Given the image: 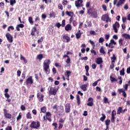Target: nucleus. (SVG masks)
I'll use <instances>...</instances> for the list:
<instances>
[{
    "instance_id": "f257e3e1",
    "label": "nucleus",
    "mask_w": 130,
    "mask_h": 130,
    "mask_svg": "<svg viewBox=\"0 0 130 130\" xmlns=\"http://www.w3.org/2000/svg\"><path fill=\"white\" fill-rule=\"evenodd\" d=\"M49 64H50V60L46 59L43 63V70L45 72L46 75H49L50 69H49Z\"/></svg>"
},
{
    "instance_id": "f03ea898",
    "label": "nucleus",
    "mask_w": 130,
    "mask_h": 130,
    "mask_svg": "<svg viewBox=\"0 0 130 130\" xmlns=\"http://www.w3.org/2000/svg\"><path fill=\"white\" fill-rule=\"evenodd\" d=\"M30 126L31 128H36L37 129L39 127H40V122L39 121H32Z\"/></svg>"
},
{
    "instance_id": "7ed1b4c3",
    "label": "nucleus",
    "mask_w": 130,
    "mask_h": 130,
    "mask_svg": "<svg viewBox=\"0 0 130 130\" xmlns=\"http://www.w3.org/2000/svg\"><path fill=\"white\" fill-rule=\"evenodd\" d=\"M101 19L102 21H104V22H106V23H108V22H111V19H110L108 14H105L103 15Z\"/></svg>"
},
{
    "instance_id": "20e7f679",
    "label": "nucleus",
    "mask_w": 130,
    "mask_h": 130,
    "mask_svg": "<svg viewBox=\"0 0 130 130\" xmlns=\"http://www.w3.org/2000/svg\"><path fill=\"white\" fill-rule=\"evenodd\" d=\"M58 91V88H53L52 87H50L49 94L51 95H56V92Z\"/></svg>"
},
{
    "instance_id": "39448f33",
    "label": "nucleus",
    "mask_w": 130,
    "mask_h": 130,
    "mask_svg": "<svg viewBox=\"0 0 130 130\" xmlns=\"http://www.w3.org/2000/svg\"><path fill=\"white\" fill-rule=\"evenodd\" d=\"M113 30L115 33H117V28H119V23L118 22H116L115 24L113 25Z\"/></svg>"
},
{
    "instance_id": "423d86ee",
    "label": "nucleus",
    "mask_w": 130,
    "mask_h": 130,
    "mask_svg": "<svg viewBox=\"0 0 130 130\" xmlns=\"http://www.w3.org/2000/svg\"><path fill=\"white\" fill-rule=\"evenodd\" d=\"M82 3H83L82 0H77L75 2V4L77 8H80L82 7Z\"/></svg>"
},
{
    "instance_id": "0eeeda50",
    "label": "nucleus",
    "mask_w": 130,
    "mask_h": 130,
    "mask_svg": "<svg viewBox=\"0 0 130 130\" xmlns=\"http://www.w3.org/2000/svg\"><path fill=\"white\" fill-rule=\"evenodd\" d=\"M6 38L8 40L9 42L12 43L13 42V36L10 34V33H7L6 35Z\"/></svg>"
},
{
    "instance_id": "6e6552de",
    "label": "nucleus",
    "mask_w": 130,
    "mask_h": 130,
    "mask_svg": "<svg viewBox=\"0 0 130 130\" xmlns=\"http://www.w3.org/2000/svg\"><path fill=\"white\" fill-rule=\"evenodd\" d=\"M71 112V105L70 104H67L65 105V112L66 113H70Z\"/></svg>"
},
{
    "instance_id": "1a4fd4ad",
    "label": "nucleus",
    "mask_w": 130,
    "mask_h": 130,
    "mask_svg": "<svg viewBox=\"0 0 130 130\" xmlns=\"http://www.w3.org/2000/svg\"><path fill=\"white\" fill-rule=\"evenodd\" d=\"M26 83L27 84V85H29V84L30 85L33 84V79H32V76H29L26 81Z\"/></svg>"
},
{
    "instance_id": "9d476101",
    "label": "nucleus",
    "mask_w": 130,
    "mask_h": 130,
    "mask_svg": "<svg viewBox=\"0 0 130 130\" xmlns=\"http://www.w3.org/2000/svg\"><path fill=\"white\" fill-rule=\"evenodd\" d=\"M37 97L38 98H39L40 102H43V97H44V95L43 94H41V93L40 92H39L37 94Z\"/></svg>"
},
{
    "instance_id": "9b49d317",
    "label": "nucleus",
    "mask_w": 130,
    "mask_h": 130,
    "mask_svg": "<svg viewBox=\"0 0 130 130\" xmlns=\"http://www.w3.org/2000/svg\"><path fill=\"white\" fill-rule=\"evenodd\" d=\"M95 62L96 63H97V64H102V63H103V61L102 60V58L101 57L97 58L96 59Z\"/></svg>"
},
{
    "instance_id": "f8f14e48",
    "label": "nucleus",
    "mask_w": 130,
    "mask_h": 130,
    "mask_svg": "<svg viewBox=\"0 0 130 130\" xmlns=\"http://www.w3.org/2000/svg\"><path fill=\"white\" fill-rule=\"evenodd\" d=\"M71 74H72V72L68 70L65 73V76L67 78L66 79L67 80H68V81L70 80L69 78H70V76H71Z\"/></svg>"
},
{
    "instance_id": "ddd939ff",
    "label": "nucleus",
    "mask_w": 130,
    "mask_h": 130,
    "mask_svg": "<svg viewBox=\"0 0 130 130\" xmlns=\"http://www.w3.org/2000/svg\"><path fill=\"white\" fill-rule=\"evenodd\" d=\"M124 2H125V0H119L117 2L116 6L119 7V6H121V5H123V4H124Z\"/></svg>"
},
{
    "instance_id": "4468645a",
    "label": "nucleus",
    "mask_w": 130,
    "mask_h": 130,
    "mask_svg": "<svg viewBox=\"0 0 130 130\" xmlns=\"http://www.w3.org/2000/svg\"><path fill=\"white\" fill-rule=\"evenodd\" d=\"M122 37H123L124 38H125V39H126L127 40L130 39V35L127 34H123L122 35Z\"/></svg>"
},
{
    "instance_id": "2eb2a0df",
    "label": "nucleus",
    "mask_w": 130,
    "mask_h": 130,
    "mask_svg": "<svg viewBox=\"0 0 130 130\" xmlns=\"http://www.w3.org/2000/svg\"><path fill=\"white\" fill-rule=\"evenodd\" d=\"M63 41H66V42H70V37L67 35H64L62 37Z\"/></svg>"
},
{
    "instance_id": "dca6fc26",
    "label": "nucleus",
    "mask_w": 130,
    "mask_h": 130,
    "mask_svg": "<svg viewBox=\"0 0 130 130\" xmlns=\"http://www.w3.org/2000/svg\"><path fill=\"white\" fill-rule=\"evenodd\" d=\"M87 87H88V85L84 84L80 86V88L83 91H87Z\"/></svg>"
},
{
    "instance_id": "f3484780",
    "label": "nucleus",
    "mask_w": 130,
    "mask_h": 130,
    "mask_svg": "<svg viewBox=\"0 0 130 130\" xmlns=\"http://www.w3.org/2000/svg\"><path fill=\"white\" fill-rule=\"evenodd\" d=\"M66 14L67 16H69V17H73L74 16V12H73L66 11Z\"/></svg>"
},
{
    "instance_id": "a211bd4d",
    "label": "nucleus",
    "mask_w": 130,
    "mask_h": 130,
    "mask_svg": "<svg viewBox=\"0 0 130 130\" xmlns=\"http://www.w3.org/2000/svg\"><path fill=\"white\" fill-rule=\"evenodd\" d=\"M65 30H66V31H70V30H72V26H71V24H67L65 26Z\"/></svg>"
},
{
    "instance_id": "6ab92c4d",
    "label": "nucleus",
    "mask_w": 130,
    "mask_h": 130,
    "mask_svg": "<svg viewBox=\"0 0 130 130\" xmlns=\"http://www.w3.org/2000/svg\"><path fill=\"white\" fill-rule=\"evenodd\" d=\"M43 58V54H40L37 55V59H39V60H42Z\"/></svg>"
},
{
    "instance_id": "aec40b11",
    "label": "nucleus",
    "mask_w": 130,
    "mask_h": 130,
    "mask_svg": "<svg viewBox=\"0 0 130 130\" xmlns=\"http://www.w3.org/2000/svg\"><path fill=\"white\" fill-rule=\"evenodd\" d=\"M120 113H124V112H122V108L119 107L117 109V114H120Z\"/></svg>"
},
{
    "instance_id": "412c9836",
    "label": "nucleus",
    "mask_w": 130,
    "mask_h": 130,
    "mask_svg": "<svg viewBox=\"0 0 130 130\" xmlns=\"http://www.w3.org/2000/svg\"><path fill=\"white\" fill-rule=\"evenodd\" d=\"M81 30H78V32L76 34V37L77 39H79L81 37Z\"/></svg>"
},
{
    "instance_id": "4be33fe9",
    "label": "nucleus",
    "mask_w": 130,
    "mask_h": 130,
    "mask_svg": "<svg viewBox=\"0 0 130 130\" xmlns=\"http://www.w3.org/2000/svg\"><path fill=\"white\" fill-rule=\"evenodd\" d=\"M26 117L27 119H32V115L31 113L28 112L26 115Z\"/></svg>"
},
{
    "instance_id": "5701e85b",
    "label": "nucleus",
    "mask_w": 130,
    "mask_h": 130,
    "mask_svg": "<svg viewBox=\"0 0 130 130\" xmlns=\"http://www.w3.org/2000/svg\"><path fill=\"white\" fill-rule=\"evenodd\" d=\"M45 112H46V107H42L41 108L40 113H45Z\"/></svg>"
},
{
    "instance_id": "b1692460",
    "label": "nucleus",
    "mask_w": 130,
    "mask_h": 130,
    "mask_svg": "<svg viewBox=\"0 0 130 130\" xmlns=\"http://www.w3.org/2000/svg\"><path fill=\"white\" fill-rule=\"evenodd\" d=\"M85 69L86 70V75L89 76V66H85Z\"/></svg>"
},
{
    "instance_id": "393cba45",
    "label": "nucleus",
    "mask_w": 130,
    "mask_h": 130,
    "mask_svg": "<svg viewBox=\"0 0 130 130\" xmlns=\"http://www.w3.org/2000/svg\"><path fill=\"white\" fill-rule=\"evenodd\" d=\"M58 106L55 105L53 107V109L55 110V112H57L58 111Z\"/></svg>"
},
{
    "instance_id": "a878e982",
    "label": "nucleus",
    "mask_w": 130,
    "mask_h": 130,
    "mask_svg": "<svg viewBox=\"0 0 130 130\" xmlns=\"http://www.w3.org/2000/svg\"><path fill=\"white\" fill-rule=\"evenodd\" d=\"M6 118H8L9 119H11V118H12V115L7 113V114H5V115H4Z\"/></svg>"
},
{
    "instance_id": "bb28decb",
    "label": "nucleus",
    "mask_w": 130,
    "mask_h": 130,
    "mask_svg": "<svg viewBox=\"0 0 130 130\" xmlns=\"http://www.w3.org/2000/svg\"><path fill=\"white\" fill-rule=\"evenodd\" d=\"M102 117L100 118V120L103 122L105 120V118H106V116L104 114H102Z\"/></svg>"
},
{
    "instance_id": "cd10ccee",
    "label": "nucleus",
    "mask_w": 130,
    "mask_h": 130,
    "mask_svg": "<svg viewBox=\"0 0 130 130\" xmlns=\"http://www.w3.org/2000/svg\"><path fill=\"white\" fill-rule=\"evenodd\" d=\"M28 21H29V23H30V24H31V25H33L34 22H33V19L32 18V17H29L28 18Z\"/></svg>"
},
{
    "instance_id": "c85d7f7f",
    "label": "nucleus",
    "mask_w": 130,
    "mask_h": 130,
    "mask_svg": "<svg viewBox=\"0 0 130 130\" xmlns=\"http://www.w3.org/2000/svg\"><path fill=\"white\" fill-rule=\"evenodd\" d=\"M118 42H119V44L120 46H122L123 42V39H119V41H118Z\"/></svg>"
},
{
    "instance_id": "c756f323",
    "label": "nucleus",
    "mask_w": 130,
    "mask_h": 130,
    "mask_svg": "<svg viewBox=\"0 0 130 130\" xmlns=\"http://www.w3.org/2000/svg\"><path fill=\"white\" fill-rule=\"evenodd\" d=\"M36 30H37L36 27H34L31 32V35H32V36H34V35H35V32H36Z\"/></svg>"
},
{
    "instance_id": "7c9ffc66",
    "label": "nucleus",
    "mask_w": 130,
    "mask_h": 130,
    "mask_svg": "<svg viewBox=\"0 0 130 130\" xmlns=\"http://www.w3.org/2000/svg\"><path fill=\"white\" fill-rule=\"evenodd\" d=\"M118 92L119 93V94H121V93H123V92H125V90L124 89L121 88L118 89Z\"/></svg>"
},
{
    "instance_id": "2f4dec72",
    "label": "nucleus",
    "mask_w": 130,
    "mask_h": 130,
    "mask_svg": "<svg viewBox=\"0 0 130 130\" xmlns=\"http://www.w3.org/2000/svg\"><path fill=\"white\" fill-rule=\"evenodd\" d=\"M105 122H106V125L107 126V128H108V126L109 125V124H110V120L108 119L106 120Z\"/></svg>"
},
{
    "instance_id": "473e14b6",
    "label": "nucleus",
    "mask_w": 130,
    "mask_h": 130,
    "mask_svg": "<svg viewBox=\"0 0 130 130\" xmlns=\"http://www.w3.org/2000/svg\"><path fill=\"white\" fill-rule=\"evenodd\" d=\"M76 99L77 101V104L78 105H80V96L78 94L76 95Z\"/></svg>"
},
{
    "instance_id": "72a5a7b5",
    "label": "nucleus",
    "mask_w": 130,
    "mask_h": 130,
    "mask_svg": "<svg viewBox=\"0 0 130 130\" xmlns=\"http://www.w3.org/2000/svg\"><path fill=\"white\" fill-rule=\"evenodd\" d=\"M120 75L121 76H124V68H122L120 72Z\"/></svg>"
},
{
    "instance_id": "f704fd0d",
    "label": "nucleus",
    "mask_w": 130,
    "mask_h": 130,
    "mask_svg": "<svg viewBox=\"0 0 130 130\" xmlns=\"http://www.w3.org/2000/svg\"><path fill=\"white\" fill-rule=\"evenodd\" d=\"M20 59L21 60H23L24 62H27V60H26L25 57H24L22 55H20Z\"/></svg>"
},
{
    "instance_id": "c9c22d12",
    "label": "nucleus",
    "mask_w": 130,
    "mask_h": 130,
    "mask_svg": "<svg viewBox=\"0 0 130 130\" xmlns=\"http://www.w3.org/2000/svg\"><path fill=\"white\" fill-rule=\"evenodd\" d=\"M110 80L111 82H117V80L115 78L112 77V76H110Z\"/></svg>"
},
{
    "instance_id": "e433bc0d",
    "label": "nucleus",
    "mask_w": 130,
    "mask_h": 130,
    "mask_svg": "<svg viewBox=\"0 0 130 130\" xmlns=\"http://www.w3.org/2000/svg\"><path fill=\"white\" fill-rule=\"evenodd\" d=\"M74 20V16L71 17L70 19H69V23L70 24H72Z\"/></svg>"
},
{
    "instance_id": "4c0bfd02",
    "label": "nucleus",
    "mask_w": 130,
    "mask_h": 130,
    "mask_svg": "<svg viewBox=\"0 0 130 130\" xmlns=\"http://www.w3.org/2000/svg\"><path fill=\"white\" fill-rule=\"evenodd\" d=\"M100 52L103 53V54H105V51H104V49L103 47L101 48Z\"/></svg>"
},
{
    "instance_id": "58836bf2",
    "label": "nucleus",
    "mask_w": 130,
    "mask_h": 130,
    "mask_svg": "<svg viewBox=\"0 0 130 130\" xmlns=\"http://www.w3.org/2000/svg\"><path fill=\"white\" fill-rule=\"evenodd\" d=\"M16 4V0H10V5L13 6V5Z\"/></svg>"
},
{
    "instance_id": "ea45409f",
    "label": "nucleus",
    "mask_w": 130,
    "mask_h": 130,
    "mask_svg": "<svg viewBox=\"0 0 130 130\" xmlns=\"http://www.w3.org/2000/svg\"><path fill=\"white\" fill-rule=\"evenodd\" d=\"M128 87V84H126L123 86V88H124V90L125 91H127V88Z\"/></svg>"
},
{
    "instance_id": "a19ab883",
    "label": "nucleus",
    "mask_w": 130,
    "mask_h": 130,
    "mask_svg": "<svg viewBox=\"0 0 130 130\" xmlns=\"http://www.w3.org/2000/svg\"><path fill=\"white\" fill-rule=\"evenodd\" d=\"M104 103H108V99H107L106 97H105L104 98Z\"/></svg>"
},
{
    "instance_id": "79ce46f5",
    "label": "nucleus",
    "mask_w": 130,
    "mask_h": 130,
    "mask_svg": "<svg viewBox=\"0 0 130 130\" xmlns=\"http://www.w3.org/2000/svg\"><path fill=\"white\" fill-rule=\"evenodd\" d=\"M51 116V114H50L49 112H47L46 114V118H48L49 116Z\"/></svg>"
},
{
    "instance_id": "37998d69",
    "label": "nucleus",
    "mask_w": 130,
    "mask_h": 130,
    "mask_svg": "<svg viewBox=\"0 0 130 130\" xmlns=\"http://www.w3.org/2000/svg\"><path fill=\"white\" fill-rule=\"evenodd\" d=\"M110 43H111V44H114V45H116V42L114 41V40H111Z\"/></svg>"
},
{
    "instance_id": "c03bdc74",
    "label": "nucleus",
    "mask_w": 130,
    "mask_h": 130,
    "mask_svg": "<svg viewBox=\"0 0 130 130\" xmlns=\"http://www.w3.org/2000/svg\"><path fill=\"white\" fill-rule=\"evenodd\" d=\"M98 82H99V80H97L95 82H94V83H92V86L93 87H95V86H97V84H98Z\"/></svg>"
},
{
    "instance_id": "a18cd8bd",
    "label": "nucleus",
    "mask_w": 130,
    "mask_h": 130,
    "mask_svg": "<svg viewBox=\"0 0 130 130\" xmlns=\"http://www.w3.org/2000/svg\"><path fill=\"white\" fill-rule=\"evenodd\" d=\"M40 9L41 10H44V9H45V6H44V5H40Z\"/></svg>"
},
{
    "instance_id": "49530a36",
    "label": "nucleus",
    "mask_w": 130,
    "mask_h": 130,
    "mask_svg": "<svg viewBox=\"0 0 130 130\" xmlns=\"http://www.w3.org/2000/svg\"><path fill=\"white\" fill-rule=\"evenodd\" d=\"M116 115V112L115 111L113 110L112 112L111 116H115Z\"/></svg>"
},
{
    "instance_id": "de8ad7c7",
    "label": "nucleus",
    "mask_w": 130,
    "mask_h": 130,
    "mask_svg": "<svg viewBox=\"0 0 130 130\" xmlns=\"http://www.w3.org/2000/svg\"><path fill=\"white\" fill-rule=\"evenodd\" d=\"M102 8H103L104 11H105V12H106V11H107V9L106 6H105V5H103Z\"/></svg>"
},
{
    "instance_id": "09e8293b",
    "label": "nucleus",
    "mask_w": 130,
    "mask_h": 130,
    "mask_svg": "<svg viewBox=\"0 0 130 130\" xmlns=\"http://www.w3.org/2000/svg\"><path fill=\"white\" fill-rule=\"evenodd\" d=\"M66 25V20H63L62 21V24H61V25L62 26V27H64Z\"/></svg>"
},
{
    "instance_id": "8fccbe9b",
    "label": "nucleus",
    "mask_w": 130,
    "mask_h": 130,
    "mask_svg": "<svg viewBox=\"0 0 130 130\" xmlns=\"http://www.w3.org/2000/svg\"><path fill=\"white\" fill-rule=\"evenodd\" d=\"M43 41V37H41L39 40H38V43H41Z\"/></svg>"
},
{
    "instance_id": "3c124183",
    "label": "nucleus",
    "mask_w": 130,
    "mask_h": 130,
    "mask_svg": "<svg viewBox=\"0 0 130 130\" xmlns=\"http://www.w3.org/2000/svg\"><path fill=\"white\" fill-rule=\"evenodd\" d=\"M4 6H5V4H4V3L3 2L0 3V7L1 9H4Z\"/></svg>"
},
{
    "instance_id": "603ef678",
    "label": "nucleus",
    "mask_w": 130,
    "mask_h": 130,
    "mask_svg": "<svg viewBox=\"0 0 130 130\" xmlns=\"http://www.w3.org/2000/svg\"><path fill=\"white\" fill-rule=\"evenodd\" d=\"M99 43H102L103 42H104V39L103 38H101L100 39H99Z\"/></svg>"
},
{
    "instance_id": "864d4df0",
    "label": "nucleus",
    "mask_w": 130,
    "mask_h": 130,
    "mask_svg": "<svg viewBox=\"0 0 130 130\" xmlns=\"http://www.w3.org/2000/svg\"><path fill=\"white\" fill-rule=\"evenodd\" d=\"M93 102H89V103L87 104V105L88 106H93Z\"/></svg>"
},
{
    "instance_id": "5fc2aeb1",
    "label": "nucleus",
    "mask_w": 130,
    "mask_h": 130,
    "mask_svg": "<svg viewBox=\"0 0 130 130\" xmlns=\"http://www.w3.org/2000/svg\"><path fill=\"white\" fill-rule=\"evenodd\" d=\"M32 113H33L34 115H36V114H37V111H36V109H34L32 111Z\"/></svg>"
},
{
    "instance_id": "6e6d98bb",
    "label": "nucleus",
    "mask_w": 130,
    "mask_h": 130,
    "mask_svg": "<svg viewBox=\"0 0 130 130\" xmlns=\"http://www.w3.org/2000/svg\"><path fill=\"white\" fill-rule=\"evenodd\" d=\"M87 59H88V57H87V56L81 58V60H87Z\"/></svg>"
},
{
    "instance_id": "4d7b16f0",
    "label": "nucleus",
    "mask_w": 130,
    "mask_h": 130,
    "mask_svg": "<svg viewBox=\"0 0 130 130\" xmlns=\"http://www.w3.org/2000/svg\"><path fill=\"white\" fill-rule=\"evenodd\" d=\"M91 67L93 70H95V69H96V68L97 67V65H96V64H95V63H93L92 64Z\"/></svg>"
},
{
    "instance_id": "13d9d810",
    "label": "nucleus",
    "mask_w": 130,
    "mask_h": 130,
    "mask_svg": "<svg viewBox=\"0 0 130 130\" xmlns=\"http://www.w3.org/2000/svg\"><path fill=\"white\" fill-rule=\"evenodd\" d=\"M21 118H22V115H21V113H20L18 116L17 117V120H19V119H21Z\"/></svg>"
},
{
    "instance_id": "bf43d9fd",
    "label": "nucleus",
    "mask_w": 130,
    "mask_h": 130,
    "mask_svg": "<svg viewBox=\"0 0 130 130\" xmlns=\"http://www.w3.org/2000/svg\"><path fill=\"white\" fill-rule=\"evenodd\" d=\"M5 96L6 98H7L8 99H9V98H10V95L9 94V93H5Z\"/></svg>"
},
{
    "instance_id": "052dcab7",
    "label": "nucleus",
    "mask_w": 130,
    "mask_h": 130,
    "mask_svg": "<svg viewBox=\"0 0 130 130\" xmlns=\"http://www.w3.org/2000/svg\"><path fill=\"white\" fill-rule=\"evenodd\" d=\"M58 8L59 10H62V5L61 4H59L58 5Z\"/></svg>"
},
{
    "instance_id": "680f3d73",
    "label": "nucleus",
    "mask_w": 130,
    "mask_h": 130,
    "mask_svg": "<svg viewBox=\"0 0 130 130\" xmlns=\"http://www.w3.org/2000/svg\"><path fill=\"white\" fill-rule=\"evenodd\" d=\"M114 119H115V117L114 116H112L111 118V121L112 122H114Z\"/></svg>"
},
{
    "instance_id": "e2e57ef3",
    "label": "nucleus",
    "mask_w": 130,
    "mask_h": 130,
    "mask_svg": "<svg viewBox=\"0 0 130 130\" xmlns=\"http://www.w3.org/2000/svg\"><path fill=\"white\" fill-rule=\"evenodd\" d=\"M122 28L123 29V30H125V24L123 23L121 24Z\"/></svg>"
},
{
    "instance_id": "0e129e2a",
    "label": "nucleus",
    "mask_w": 130,
    "mask_h": 130,
    "mask_svg": "<svg viewBox=\"0 0 130 130\" xmlns=\"http://www.w3.org/2000/svg\"><path fill=\"white\" fill-rule=\"evenodd\" d=\"M17 73L18 77H20V76H21V71L18 70V71H17Z\"/></svg>"
},
{
    "instance_id": "69168bd1",
    "label": "nucleus",
    "mask_w": 130,
    "mask_h": 130,
    "mask_svg": "<svg viewBox=\"0 0 130 130\" xmlns=\"http://www.w3.org/2000/svg\"><path fill=\"white\" fill-rule=\"evenodd\" d=\"M6 130H12V127L11 126H8L6 128Z\"/></svg>"
},
{
    "instance_id": "338daca9",
    "label": "nucleus",
    "mask_w": 130,
    "mask_h": 130,
    "mask_svg": "<svg viewBox=\"0 0 130 130\" xmlns=\"http://www.w3.org/2000/svg\"><path fill=\"white\" fill-rule=\"evenodd\" d=\"M73 25L74 26H77L78 23L77 22V21H76V20L73 21V22H72Z\"/></svg>"
},
{
    "instance_id": "774afa93",
    "label": "nucleus",
    "mask_w": 130,
    "mask_h": 130,
    "mask_svg": "<svg viewBox=\"0 0 130 130\" xmlns=\"http://www.w3.org/2000/svg\"><path fill=\"white\" fill-rule=\"evenodd\" d=\"M126 73L127 74H130V67L127 69Z\"/></svg>"
}]
</instances>
